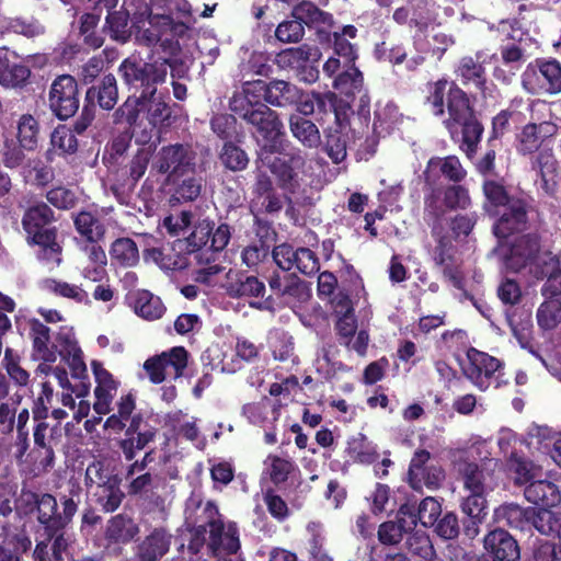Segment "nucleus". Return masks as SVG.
<instances>
[{"label": "nucleus", "mask_w": 561, "mask_h": 561, "mask_svg": "<svg viewBox=\"0 0 561 561\" xmlns=\"http://www.w3.org/2000/svg\"><path fill=\"white\" fill-rule=\"evenodd\" d=\"M424 104L436 117L443 121L450 138L459 144V149L472 160L479 149L484 134V126L479 119L470 95L455 80L443 77L426 83Z\"/></svg>", "instance_id": "1"}, {"label": "nucleus", "mask_w": 561, "mask_h": 561, "mask_svg": "<svg viewBox=\"0 0 561 561\" xmlns=\"http://www.w3.org/2000/svg\"><path fill=\"white\" fill-rule=\"evenodd\" d=\"M229 108L234 115L255 128L264 141L261 147L262 152L270 154L283 152L286 131L276 111L259 99L248 95L243 90L232 95Z\"/></svg>", "instance_id": "2"}, {"label": "nucleus", "mask_w": 561, "mask_h": 561, "mask_svg": "<svg viewBox=\"0 0 561 561\" xmlns=\"http://www.w3.org/2000/svg\"><path fill=\"white\" fill-rule=\"evenodd\" d=\"M142 44L152 46L148 61L142 65V87L162 83L168 75V58L178 56L181 46L173 35V24L168 16L153 18L151 28L142 30Z\"/></svg>", "instance_id": "3"}, {"label": "nucleus", "mask_w": 561, "mask_h": 561, "mask_svg": "<svg viewBox=\"0 0 561 561\" xmlns=\"http://www.w3.org/2000/svg\"><path fill=\"white\" fill-rule=\"evenodd\" d=\"M206 522L203 525L193 526L188 529L190 540L187 550L191 554H197L206 543V533L209 529L207 548L211 557H219L221 553L236 554L240 550L239 528L234 522L225 525L217 505L207 502L204 507Z\"/></svg>", "instance_id": "4"}, {"label": "nucleus", "mask_w": 561, "mask_h": 561, "mask_svg": "<svg viewBox=\"0 0 561 561\" xmlns=\"http://www.w3.org/2000/svg\"><path fill=\"white\" fill-rule=\"evenodd\" d=\"M54 210L44 202L30 206L22 218V226L28 244L41 248L42 257L61 262V245L57 242V228Z\"/></svg>", "instance_id": "5"}, {"label": "nucleus", "mask_w": 561, "mask_h": 561, "mask_svg": "<svg viewBox=\"0 0 561 561\" xmlns=\"http://www.w3.org/2000/svg\"><path fill=\"white\" fill-rule=\"evenodd\" d=\"M472 204L469 188L460 183L427 187L424 195L423 218L446 222L447 210H466Z\"/></svg>", "instance_id": "6"}, {"label": "nucleus", "mask_w": 561, "mask_h": 561, "mask_svg": "<svg viewBox=\"0 0 561 561\" xmlns=\"http://www.w3.org/2000/svg\"><path fill=\"white\" fill-rule=\"evenodd\" d=\"M151 170L167 174L169 182L196 172V152L191 145L172 144L163 146L152 158Z\"/></svg>", "instance_id": "7"}, {"label": "nucleus", "mask_w": 561, "mask_h": 561, "mask_svg": "<svg viewBox=\"0 0 561 561\" xmlns=\"http://www.w3.org/2000/svg\"><path fill=\"white\" fill-rule=\"evenodd\" d=\"M522 87L531 95L561 93V62L556 58H536L522 73Z\"/></svg>", "instance_id": "8"}, {"label": "nucleus", "mask_w": 561, "mask_h": 561, "mask_svg": "<svg viewBox=\"0 0 561 561\" xmlns=\"http://www.w3.org/2000/svg\"><path fill=\"white\" fill-rule=\"evenodd\" d=\"M242 90L254 99L275 107H294L301 95V89L294 83L280 79L270 82L253 80L243 83Z\"/></svg>", "instance_id": "9"}, {"label": "nucleus", "mask_w": 561, "mask_h": 561, "mask_svg": "<svg viewBox=\"0 0 561 561\" xmlns=\"http://www.w3.org/2000/svg\"><path fill=\"white\" fill-rule=\"evenodd\" d=\"M531 198L525 195H512L505 206L494 213L491 217L495 218L493 232L500 239H506L514 233L527 229L528 211L531 208Z\"/></svg>", "instance_id": "10"}, {"label": "nucleus", "mask_w": 561, "mask_h": 561, "mask_svg": "<svg viewBox=\"0 0 561 561\" xmlns=\"http://www.w3.org/2000/svg\"><path fill=\"white\" fill-rule=\"evenodd\" d=\"M48 105L59 121H66L78 112L80 93L75 77L60 75L53 80L48 92Z\"/></svg>", "instance_id": "11"}, {"label": "nucleus", "mask_w": 561, "mask_h": 561, "mask_svg": "<svg viewBox=\"0 0 561 561\" xmlns=\"http://www.w3.org/2000/svg\"><path fill=\"white\" fill-rule=\"evenodd\" d=\"M16 329L21 335H26L32 344L31 357L33 360L55 363L57 360V345L51 342L50 328L39 319L16 318Z\"/></svg>", "instance_id": "12"}, {"label": "nucleus", "mask_w": 561, "mask_h": 561, "mask_svg": "<svg viewBox=\"0 0 561 561\" xmlns=\"http://www.w3.org/2000/svg\"><path fill=\"white\" fill-rule=\"evenodd\" d=\"M468 364L462 367L465 376L480 390H486L492 379H497L503 368V363L496 357L469 347L467 351Z\"/></svg>", "instance_id": "13"}, {"label": "nucleus", "mask_w": 561, "mask_h": 561, "mask_svg": "<svg viewBox=\"0 0 561 561\" xmlns=\"http://www.w3.org/2000/svg\"><path fill=\"white\" fill-rule=\"evenodd\" d=\"M280 157H275L268 165L270 171L276 178L280 190L294 194L299 188V172L306 165V158L301 150L291 148L289 151L283 150Z\"/></svg>", "instance_id": "14"}, {"label": "nucleus", "mask_w": 561, "mask_h": 561, "mask_svg": "<svg viewBox=\"0 0 561 561\" xmlns=\"http://www.w3.org/2000/svg\"><path fill=\"white\" fill-rule=\"evenodd\" d=\"M117 3L118 0H98L95 2L94 11L102 12L103 9L107 11L103 31H105L113 41L122 44L128 42L133 35L135 39L138 41L140 38V27L137 25V21L130 24L129 12L126 10L112 11Z\"/></svg>", "instance_id": "15"}, {"label": "nucleus", "mask_w": 561, "mask_h": 561, "mask_svg": "<svg viewBox=\"0 0 561 561\" xmlns=\"http://www.w3.org/2000/svg\"><path fill=\"white\" fill-rule=\"evenodd\" d=\"M22 501L28 512L36 511V519L45 533L50 537L57 533V525L60 523L58 504L56 497L50 493H37L27 491L22 493Z\"/></svg>", "instance_id": "16"}, {"label": "nucleus", "mask_w": 561, "mask_h": 561, "mask_svg": "<svg viewBox=\"0 0 561 561\" xmlns=\"http://www.w3.org/2000/svg\"><path fill=\"white\" fill-rule=\"evenodd\" d=\"M454 73L463 87L473 88L479 93L485 94L488 90V73L482 51H477L474 56H462L458 60Z\"/></svg>", "instance_id": "17"}, {"label": "nucleus", "mask_w": 561, "mask_h": 561, "mask_svg": "<svg viewBox=\"0 0 561 561\" xmlns=\"http://www.w3.org/2000/svg\"><path fill=\"white\" fill-rule=\"evenodd\" d=\"M439 173L444 175L451 184L461 183L467 176V170L462 167L457 156H447L444 158L432 157L423 172L425 187L439 185Z\"/></svg>", "instance_id": "18"}, {"label": "nucleus", "mask_w": 561, "mask_h": 561, "mask_svg": "<svg viewBox=\"0 0 561 561\" xmlns=\"http://www.w3.org/2000/svg\"><path fill=\"white\" fill-rule=\"evenodd\" d=\"M156 88L150 91L142 90V112L147 113V119L152 126L151 131L156 130V140L148 149L161 141L162 133L171 125V108L161 96H156Z\"/></svg>", "instance_id": "19"}, {"label": "nucleus", "mask_w": 561, "mask_h": 561, "mask_svg": "<svg viewBox=\"0 0 561 561\" xmlns=\"http://www.w3.org/2000/svg\"><path fill=\"white\" fill-rule=\"evenodd\" d=\"M265 290V284L253 275H240L229 286V294L232 297L257 298L259 300L250 302L251 307L259 310L274 311L275 299L273 296L264 297Z\"/></svg>", "instance_id": "20"}, {"label": "nucleus", "mask_w": 561, "mask_h": 561, "mask_svg": "<svg viewBox=\"0 0 561 561\" xmlns=\"http://www.w3.org/2000/svg\"><path fill=\"white\" fill-rule=\"evenodd\" d=\"M483 547L493 561H519L520 559L517 540L501 527L490 530L484 536Z\"/></svg>", "instance_id": "21"}, {"label": "nucleus", "mask_w": 561, "mask_h": 561, "mask_svg": "<svg viewBox=\"0 0 561 561\" xmlns=\"http://www.w3.org/2000/svg\"><path fill=\"white\" fill-rule=\"evenodd\" d=\"M31 76L30 68L20 60L15 51L0 47V84L5 88L25 85Z\"/></svg>", "instance_id": "22"}, {"label": "nucleus", "mask_w": 561, "mask_h": 561, "mask_svg": "<svg viewBox=\"0 0 561 561\" xmlns=\"http://www.w3.org/2000/svg\"><path fill=\"white\" fill-rule=\"evenodd\" d=\"M431 229V234L435 240L433 251V260L437 266L445 267L455 263V245L453 237L446 231V222L437 220V214L433 215V219L423 218Z\"/></svg>", "instance_id": "23"}, {"label": "nucleus", "mask_w": 561, "mask_h": 561, "mask_svg": "<svg viewBox=\"0 0 561 561\" xmlns=\"http://www.w3.org/2000/svg\"><path fill=\"white\" fill-rule=\"evenodd\" d=\"M540 250V238L536 233L523 234L515 239L506 257V264L515 272L531 264Z\"/></svg>", "instance_id": "24"}, {"label": "nucleus", "mask_w": 561, "mask_h": 561, "mask_svg": "<svg viewBox=\"0 0 561 561\" xmlns=\"http://www.w3.org/2000/svg\"><path fill=\"white\" fill-rule=\"evenodd\" d=\"M118 100V88L114 75H105L98 84L90 87L85 92L84 102L95 108L98 104L102 110L111 111Z\"/></svg>", "instance_id": "25"}, {"label": "nucleus", "mask_w": 561, "mask_h": 561, "mask_svg": "<svg viewBox=\"0 0 561 561\" xmlns=\"http://www.w3.org/2000/svg\"><path fill=\"white\" fill-rule=\"evenodd\" d=\"M405 5L399 7L392 14L393 21L399 25H409L410 28L424 31L428 26L427 0H405Z\"/></svg>", "instance_id": "26"}, {"label": "nucleus", "mask_w": 561, "mask_h": 561, "mask_svg": "<svg viewBox=\"0 0 561 561\" xmlns=\"http://www.w3.org/2000/svg\"><path fill=\"white\" fill-rule=\"evenodd\" d=\"M140 179V147L137 148L135 153L133 154V159L129 167V175L128 178L117 183L113 187V192L117 198V201L122 205L136 207L138 201L140 199V191H136V185L138 180Z\"/></svg>", "instance_id": "27"}, {"label": "nucleus", "mask_w": 561, "mask_h": 561, "mask_svg": "<svg viewBox=\"0 0 561 561\" xmlns=\"http://www.w3.org/2000/svg\"><path fill=\"white\" fill-rule=\"evenodd\" d=\"M525 499L540 508H551L560 504L561 493L557 484L548 480H534L525 486Z\"/></svg>", "instance_id": "28"}, {"label": "nucleus", "mask_w": 561, "mask_h": 561, "mask_svg": "<svg viewBox=\"0 0 561 561\" xmlns=\"http://www.w3.org/2000/svg\"><path fill=\"white\" fill-rule=\"evenodd\" d=\"M483 203L482 208L490 217L494 213H499L501 207L505 206V202H510L513 194L510 193L505 181L501 179L485 178L482 182Z\"/></svg>", "instance_id": "29"}, {"label": "nucleus", "mask_w": 561, "mask_h": 561, "mask_svg": "<svg viewBox=\"0 0 561 561\" xmlns=\"http://www.w3.org/2000/svg\"><path fill=\"white\" fill-rule=\"evenodd\" d=\"M139 533L138 524L126 512L111 517L105 529V538L112 543H128Z\"/></svg>", "instance_id": "30"}, {"label": "nucleus", "mask_w": 561, "mask_h": 561, "mask_svg": "<svg viewBox=\"0 0 561 561\" xmlns=\"http://www.w3.org/2000/svg\"><path fill=\"white\" fill-rule=\"evenodd\" d=\"M72 219L76 231L88 243H99L104 239L106 228L98 215L81 210L73 214Z\"/></svg>", "instance_id": "31"}, {"label": "nucleus", "mask_w": 561, "mask_h": 561, "mask_svg": "<svg viewBox=\"0 0 561 561\" xmlns=\"http://www.w3.org/2000/svg\"><path fill=\"white\" fill-rule=\"evenodd\" d=\"M84 483L89 490L101 489L113 483H122L115 468L104 460H94L85 469Z\"/></svg>", "instance_id": "32"}, {"label": "nucleus", "mask_w": 561, "mask_h": 561, "mask_svg": "<svg viewBox=\"0 0 561 561\" xmlns=\"http://www.w3.org/2000/svg\"><path fill=\"white\" fill-rule=\"evenodd\" d=\"M343 68L344 70L334 77L332 85L341 94L355 101L357 93L365 90L364 75L355 65H344Z\"/></svg>", "instance_id": "33"}, {"label": "nucleus", "mask_w": 561, "mask_h": 561, "mask_svg": "<svg viewBox=\"0 0 561 561\" xmlns=\"http://www.w3.org/2000/svg\"><path fill=\"white\" fill-rule=\"evenodd\" d=\"M431 454L426 449H419L414 453L410 465H409V481L413 489H417L421 486L422 482L426 485H438V481L442 476V471H438L437 474H433V480L430 474L426 472V462L430 460Z\"/></svg>", "instance_id": "34"}, {"label": "nucleus", "mask_w": 561, "mask_h": 561, "mask_svg": "<svg viewBox=\"0 0 561 561\" xmlns=\"http://www.w3.org/2000/svg\"><path fill=\"white\" fill-rule=\"evenodd\" d=\"M171 539L172 535L165 528H154L142 540V561L161 559L169 551Z\"/></svg>", "instance_id": "35"}, {"label": "nucleus", "mask_w": 561, "mask_h": 561, "mask_svg": "<svg viewBox=\"0 0 561 561\" xmlns=\"http://www.w3.org/2000/svg\"><path fill=\"white\" fill-rule=\"evenodd\" d=\"M289 129L291 135L306 148H317L321 142L318 126L300 115H290Z\"/></svg>", "instance_id": "36"}, {"label": "nucleus", "mask_w": 561, "mask_h": 561, "mask_svg": "<svg viewBox=\"0 0 561 561\" xmlns=\"http://www.w3.org/2000/svg\"><path fill=\"white\" fill-rule=\"evenodd\" d=\"M407 554H411L421 561H434L437 557L431 537L423 530H414L404 538Z\"/></svg>", "instance_id": "37"}, {"label": "nucleus", "mask_w": 561, "mask_h": 561, "mask_svg": "<svg viewBox=\"0 0 561 561\" xmlns=\"http://www.w3.org/2000/svg\"><path fill=\"white\" fill-rule=\"evenodd\" d=\"M345 451L354 462L363 465L375 463L379 458L376 446L362 433L347 440Z\"/></svg>", "instance_id": "38"}, {"label": "nucleus", "mask_w": 561, "mask_h": 561, "mask_svg": "<svg viewBox=\"0 0 561 561\" xmlns=\"http://www.w3.org/2000/svg\"><path fill=\"white\" fill-rule=\"evenodd\" d=\"M101 13L100 11L87 12L79 18V34L83 44L93 49L100 48L104 43L105 31L98 30Z\"/></svg>", "instance_id": "39"}, {"label": "nucleus", "mask_w": 561, "mask_h": 561, "mask_svg": "<svg viewBox=\"0 0 561 561\" xmlns=\"http://www.w3.org/2000/svg\"><path fill=\"white\" fill-rule=\"evenodd\" d=\"M31 548L32 540L25 531L8 535L0 542V561H21Z\"/></svg>", "instance_id": "40"}, {"label": "nucleus", "mask_w": 561, "mask_h": 561, "mask_svg": "<svg viewBox=\"0 0 561 561\" xmlns=\"http://www.w3.org/2000/svg\"><path fill=\"white\" fill-rule=\"evenodd\" d=\"M51 149L47 150L46 159L53 161V154L60 156L73 154L77 152L79 142L73 134V130L66 126H58L54 129L50 136Z\"/></svg>", "instance_id": "41"}, {"label": "nucleus", "mask_w": 561, "mask_h": 561, "mask_svg": "<svg viewBox=\"0 0 561 561\" xmlns=\"http://www.w3.org/2000/svg\"><path fill=\"white\" fill-rule=\"evenodd\" d=\"M528 510H530V507L524 508L514 503L504 504L495 510V517L497 522L513 529L526 531L529 530Z\"/></svg>", "instance_id": "42"}, {"label": "nucleus", "mask_w": 561, "mask_h": 561, "mask_svg": "<svg viewBox=\"0 0 561 561\" xmlns=\"http://www.w3.org/2000/svg\"><path fill=\"white\" fill-rule=\"evenodd\" d=\"M463 486L469 493L486 494L492 489L488 483L489 473L476 462H465L459 469Z\"/></svg>", "instance_id": "43"}, {"label": "nucleus", "mask_w": 561, "mask_h": 561, "mask_svg": "<svg viewBox=\"0 0 561 561\" xmlns=\"http://www.w3.org/2000/svg\"><path fill=\"white\" fill-rule=\"evenodd\" d=\"M43 288L55 296L73 300L77 304H91L89 294L81 286L65 280L47 278L44 280Z\"/></svg>", "instance_id": "44"}, {"label": "nucleus", "mask_w": 561, "mask_h": 561, "mask_svg": "<svg viewBox=\"0 0 561 561\" xmlns=\"http://www.w3.org/2000/svg\"><path fill=\"white\" fill-rule=\"evenodd\" d=\"M110 255L112 261L121 266H134L139 260L138 245L131 238H118L112 243Z\"/></svg>", "instance_id": "45"}, {"label": "nucleus", "mask_w": 561, "mask_h": 561, "mask_svg": "<svg viewBox=\"0 0 561 561\" xmlns=\"http://www.w3.org/2000/svg\"><path fill=\"white\" fill-rule=\"evenodd\" d=\"M231 239V229L228 224H220L215 231L211 230L210 245L205 252L196 256L198 264H209L216 261V255L220 253L229 243Z\"/></svg>", "instance_id": "46"}, {"label": "nucleus", "mask_w": 561, "mask_h": 561, "mask_svg": "<svg viewBox=\"0 0 561 561\" xmlns=\"http://www.w3.org/2000/svg\"><path fill=\"white\" fill-rule=\"evenodd\" d=\"M523 114L516 108L515 104L512 103L508 107L501 110L493 118L490 136L488 138V146H492V142L501 139L503 135L510 128V121L520 123L523 121Z\"/></svg>", "instance_id": "47"}, {"label": "nucleus", "mask_w": 561, "mask_h": 561, "mask_svg": "<svg viewBox=\"0 0 561 561\" xmlns=\"http://www.w3.org/2000/svg\"><path fill=\"white\" fill-rule=\"evenodd\" d=\"M18 140L20 147L27 151L37 148L39 140V124L31 114H23L18 122Z\"/></svg>", "instance_id": "48"}, {"label": "nucleus", "mask_w": 561, "mask_h": 561, "mask_svg": "<svg viewBox=\"0 0 561 561\" xmlns=\"http://www.w3.org/2000/svg\"><path fill=\"white\" fill-rule=\"evenodd\" d=\"M92 495L95 504L104 513L115 512L122 504L125 493L121 490V483H113L101 489H94Z\"/></svg>", "instance_id": "49"}, {"label": "nucleus", "mask_w": 561, "mask_h": 561, "mask_svg": "<svg viewBox=\"0 0 561 561\" xmlns=\"http://www.w3.org/2000/svg\"><path fill=\"white\" fill-rule=\"evenodd\" d=\"M293 15L299 20L301 24L308 26L320 24H332L333 16L331 13L322 11L312 2L304 1L294 7Z\"/></svg>", "instance_id": "50"}, {"label": "nucleus", "mask_w": 561, "mask_h": 561, "mask_svg": "<svg viewBox=\"0 0 561 561\" xmlns=\"http://www.w3.org/2000/svg\"><path fill=\"white\" fill-rule=\"evenodd\" d=\"M508 468L514 473V482L517 485H527L537 476L538 467L535 463L513 451L508 458Z\"/></svg>", "instance_id": "51"}, {"label": "nucleus", "mask_w": 561, "mask_h": 561, "mask_svg": "<svg viewBox=\"0 0 561 561\" xmlns=\"http://www.w3.org/2000/svg\"><path fill=\"white\" fill-rule=\"evenodd\" d=\"M347 135L339 129H329L324 136L323 151L334 162L340 163L347 156Z\"/></svg>", "instance_id": "52"}, {"label": "nucleus", "mask_w": 561, "mask_h": 561, "mask_svg": "<svg viewBox=\"0 0 561 561\" xmlns=\"http://www.w3.org/2000/svg\"><path fill=\"white\" fill-rule=\"evenodd\" d=\"M219 160L226 169L233 172L243 171L249 164L247 152L232 141L224 144L219 153Z\"/></svg>", "instance_id": "53"}, {"label": "nucleus", "mask_w": 561, "mask_h": 561, "mask_svg": "<svg viewBox=\"0 0 561 561\" xmlns=\"http://www.w3.org/2000/svg\"><path fill=\"white\" fill-rule=\"evenodd\" d=\"M529 516V530L536 529L539 534L545 536L553 535V529L556 526V522L558 519L559 513L552 512L550 508H535L530 507L528 510Z\"/></svg>", "instance_id": "54"}, {"label": "nucleus", "mask_w": 561, "mask_h": 561, "mask_svg": "<svg viewBox=\"0 0 561 561\" xmlns=\"http://www.w3.org/2000/svg\"><path fill=\"white\" fill-rule=\"evenodd\" d=\"M140 115V96L129 95L113 114L115 125H126V128L134 129Z\"/></svg>", "instance_id": "55"}, {"label": "nucleus", "mask_w": 561, "mask_h": 561, "mask_svg": "<svg viewBox=\"0 0 561 561\" xmlns=\"http://www.w3.org/2000/svg\"><path fill=\"white\" fill-rule=\"evenodd\" d=\"M134 135V129L125 128L116 137H114L113 140L105 147L103 162L105 164L117 163L118 159L122 158L130 147Z\"/></svg>", "instance_id": "56"}, {"label": "nucleus", "mask_w": 561, "mask_h": 561, "mask_svg": "<svg viewBox=\"0 0 561 561\" xmlns=\"http://www.w3.org/2000/svg\"><path fill=\"white\" fill-rule=\"evenodd\" d=\"M542 145V138L537 131L536 123H528L523 126L516 135V149L522 156H528L538 152Z\"/></svg>", "instance_id": "57"}, {"label": "nucleus", "mask_w": 561, "mask_h": 561, "mask_svg": "<svg viewBox=\"0 0 561 561\" xmlns=\"http://www.w3.org/2000/svg\"><path fill=\"white\" fill-rule=\"evenodd\" d=\"M312 47L304 44L299 47H290L280 50L276 55V62L280 68L300 69L312 56Z\"/></svg>", "instance_id": "58"}, {"label": "nucleus", "mask_w": 561, "mask_h": 561, "mask_svg": "<svg viewBox=\"0 0 561 561\" xmlns=\"http://www.w3.org/2000/svg\"><path fill=\"white\" fill-rule=\"evenodd\" d=\"M414 503V511L416 514V519L421 525L428 528L435 525L438 517L442 515V504L432 496H427L423 499L419 504L416 501Z\"/></svg>", "instance_id": "59"}, {"label": "nucleus", "mask_w": 561, "mask_h": 561, "mask_svg": "<svg viewBox=\"0 0 561 561\" xmlns=\"http://www.w3.org/2000/svg\"><path fill=\"white\" fill-rule=\"evenodd\" d=\"M538 325L543 330H552L561 322V301L550 299L542 302L537 310Z\"/></svg>", "instance_id": "60"}, {"label": "nucleus", "mask_w": 561, "mask_h": 561, "mask_svg": "<svg viewBox=\"0 0 561 561\" xmlns=\"http://www.w3.org/2000/svg\"><path fill=\"white\" fill-rule=\"evenodd\" d=\"M432 527L434 528L435 535L443 540H454L458 538L461 529L458 516L449 511L442 513Z\"/></svg>", "instance_id": "61"}, {"label": "nucleus", "mask_w": 561, "mask_h": 561, "mask_svg": "<svg viewBox=\"0 0 561 561\" xmlns=\"http://www.w3.org/2000/svg\"><path fill=\"white\" fill-rule=\"evenodd\" d=\"M140 414L131 419L129 427L126 430L125 438L119 442V447L127 460L134 459L136 451L140 449Z\"/></svg>", "instance_id": "62"}, {"label": "nucleus", "mask_w": 561, "mask_h": 561, "mask_svg": "<svg viewBox=\"0 0 561 561\" xmlns=\"http://www.w3.org/2000/svg\"><path fill=\"white\" fill-rule=\"evenodd\" d=\"M237 119L232 114L218 113L215 114L210 119V128L220 139L226 141H232L237 134Z\"/></svg>", "instance_id": "63"}, {"label": "nucleus", "mask_w": 561, "mask_h": 561, "mask_svg": "<svg viewBox=\"0 0 561 561\" xmlns=\"http://www.w3.org/2000/svg\"><path fill=\"white\" fill-rule=\"evenodd\" d=\"M531 265L530 273L537 279H549L561 267L559 257L551 252L537 256Z\"/></svg>", "instance_id": "64"}]
</instances>
